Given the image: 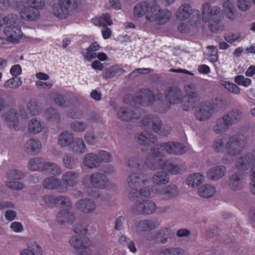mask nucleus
<instances>
[{
    "mask_svg": "<svg viewBox=\"0 0 255 255\" xmlns=\"http://www.w3.org/2000/svg\"><path fill=\"white\" fill-rule=\"evenodd\" d=\"M128 166L133 169L129 176L128 182L131 189L129 197L133 201H136L137 204L133 207V212L140 215H150L154 213L156 210V205L153 201L149 200L150 196V188L147 185L149 181L146 179V176L138 172L141 169L139 160L136 158L129 159L128 162Z\"/></svg>",
    "mask_w": 255,
    "mask_h": 255,
    "instance_id": "obj_1",
    "label": "nucleus"
},
{
    "mask_svg": "<svg viewBox=\"0 0 255 255\" xmlns=\"http://www.w3.org/2000/svg\"><path fill=\"white\" fill-rule=\"evenodd\" d=\"M161 148L167 153L174 155H182L186 150L184 144L179 142L168 141L156 144V148H151L150 153L144 162L145 165L151 170L162 169L173 174L180 173L184 165L178 158L163 160L160 158L163 156V154L159 151Z\"/></svg>",
    "mask_w": 255,
    "mask_h": 255,
    "instance_id": "obj_2",
    "label": "nucleus"
},
{
    "mask_svg": "<svg viewBox=\"0 0 255 255\" xmlns=\"http://www.w3.org/2000/svg\"><path fill=\"white\" fill-rule=\"evenodd\" d=\"M133 15L138 18L144 16L146 22L143 26L146 27L148 22H154L158 25L166 24L170 20L171 13L168 9L161 8L157 4L150 6L147 1H141L134 6Z\"/></svg>",
    "mask_w": 255,
    "mask_h": 255,
    "instance_id": "obj_3",
    "label": "nucleus"
},
{
    "mask_svg": "<svg viewBox=\"0 0 255 255\" xmlns=\"http://www.w3.org/2000/svg\"><path fill=\"white\" fill-rule=\"evenodd\" d=\"M43 200L46 206L60 205L68 208L67 209L61 210L56 216L57 222L60 224L67 223L72 224L75 219L74 214L70 211L72 206V202L69 198L64 196H58L55 197L51 195H45L43 197Z\"/></svg>",
    "mask_w": 255,
    "mask_h": 255,
    "instance_id": "obj_4",
    "label": "nucleus"
},
{
    "mask_svg": "<svg viewBox=\"0 0 255 255\" xmlns=\"http://www.w3.org/2000/svg\"><path fill=\"white\" fill-rule=\"evenodd\" d=\"M202 7L203 21L207 22L211 20L209 25L210 30L213 33L223 31L225 25L222 23L223 17L221 14V8L217 6H214L212 8L210 4L208 2L204 3Z\"/></svg>",
    "mask_w": 255,
    "mask_h": 255,
    "instance_id": "obj_5",
    "label": "nucleus"
},
{
    "mask_svg": "<svg viewBox=\"0 0 255 255\" xmlns=\"http://www.w3.org/2000/svg\"><path fill=\"white\" fill-rule=\"evenodd\" d=\"M19 18L17 15L10 14L3 17L0 14V26L5 24L3 30L7 37V41L9 42L17 44L22 36L21 27L19 25Z\"/></svg>",
    "mask_w": 255,
    "mask_h": 255,
    "instance_id": "obj_6",
    "label": "nucleus"
},
{
    "mask_svg": "<svg viewBox=\"0 0 255 255\" xmlns=\"http://www.w3.org/2000/svg\"><path fill=\"white\" fill-rule=\"evenodd\" d=\"M255 161V156L251 153H247L241 156L236 165V168L240 171L238 173L232 175L230 177L229 185L235 191L239 190L243 187L242 180L244 178V172Z\"/></svg>",
    "mask_w": 255,
    "mask_h": 255,
    "instance_id": "obj_7",
    "label": "nucleus"
},
{
    "mask_svg": "<svg viewBox=\"0 0 255 255\" xmlns=\"http://www.w3.org/2000/svg\"><path fill=\"white\" fill-rule=\"evenodd\" d=\"M156 97L154 95L152 91L147 88L140 89L133 96L132 94H127L125 95L123 98V102L125 104L133 106L138 104L143 106H151Z\"/></svg>",
    "mask_w": 255,
    "mask_h": 255,
    "instance_id": "obj_8",
    "label": "nucleus"
},
{
    "mask_svg": "<svg viewBox=\"0 0 255 255\" xmlns=\"http://www.w3.org/2000/svg\"><path fill=\"white\" fill-rule=\"evenodd\" d=\"M74 232L77 235L72 237L69 240L71 246L76 249H88L91 245L89 239L85 236L87 233V226L84 223L75 225Z\"/></svg>",
    "mask_w": 255,
    "mask_h": 255,
    "instance_id": "obj_9",
    "label": "nucleus"
},
{
    "mask_svg": "<svg viewBox=\"0 0 255 255\" xmlns=\"http://www.w3.org/2000/svg\"><path fill=\"white\" fill-rule=\"evenodd\" d=\"M30 5L23 7L19 12L21 19L27 21H33L40 15L39 9L44 6V0H27Z\"/></svg>",
    "mask_w": 255,
    "mask_h": 255,
    "instance_id": "obj_10",
    "label": "nucleus"
},
{
    "mask_svg": "<svg viewBox=\"0 0 255 255\" xmlns=\"http://www.w3.org/2000/svg\"><path fill=\"white\" fill-rule=\"evenodd\" d=\"M90 181L92 187H89L87 193L89 196L96 198L99 197V189H110L109 181L107 176L100 173H95L92 174L90 177Z\"/></svg>",
    "mask_w": 255,
    "mask_h": 255,
    "instance_id": "obj_11",
    "label": "nucleus"
},
{
    "mask_svg": "<svg viewBox=\"0 0 255 255\" xmlns=\"http://www.w3.org/2000/svg\"><path fill=\"white\" fill-rule=\"evenodd\" d=\"M247 142V138L243 134H237L230 137L226 148L227 153L231 156H236L245 148Z\"/></svg>",
    "mask_w": 255,
    "mask_h": 255,
    "instance_id": "obj_12",
    "label": "nucleus"
},
{
    "mask_svg": "<svg viewBox=\"0 0 255 255\" xmlns=\"http://www.w3.org/2000/svg\"><path fill=\"white\" fill-rule=\"evenodd\" d=\"M191 15L192 22L197 24L200 21L201 17L200 11L197 9L192 10L190 5L186 3L182 4L175 14L176 17L182 21L186 20Z\"/></svg>",
    "mask_w": 255,
    "mask_h": 255,
    "instance_id": "obj_13",
    "label": "nucleus"
},
{
    "mask_svg": "<svg viewBox=\"0 0 255 255\" xmlns=\"http://www.w3.org/2000/svg\"><path fill=\"white\" fill-rule=\"evenodd\" d=\"M150 124L154 132L162 136H166L169 134V130L162 128V122L160 118L156 116H145L141 121L140 126L142 128L149 127Z\"/></svg>",
    "mask_w": 255,
    "mask_h": 255,
    "instance_id": "obj_14",
    "label": "nucleus"
},
{
    "mask_svg": "<svg viewBox=\"0 0 255 255\" xmlns=\"http://www.w3.org/2000/svg\"><path fill=\"white\" fill-rule=\"evenodd\" d=\"M74 0H58V4L52 6L54 15L59 19H65L69 14L70 8Z\"/></svg>",
    "mask_w": 255,
    "mask_h": 255,
    "instance_id": "obj_15",
    "label": "nucleus"
},
{
    "mask_svg": "<svg viewBox=\"0 0 255 255\" xmlns=\"http://www.w3.org/2000/svg\"><path fill=\"white\" fill-rule=\"evenodd\" d=\"M165 100L170 104H178L183 100L182 91L177 86L168 87L164 91Z\"/></svg>",
    "mask_w": 255,
    "mask_h": 255,
    "instance_id": "obj_16",
    "label": "nucleus"
},
{
    "mask_svg": "<svg viewBox=\"0 0 255 255\" xmlns=\"http://www.w3.org/2000/svg\"><path fill=\"white\" fill-rule=\"evenodd\" d=\"M117 115L120 120L128 122L139 118L141 113L137 108L131 110L127 107H123L118 110Z\"/></svg>",
    "mask_w": 255,
    "mask_h": 255,
    "instance_id": "obj_17",
    "label": "nucleus"
},
{
    "mask_svg": "<svg viewBox=\"0 0 255 255\" xmlns=\"http://www.w3.org/2000/svg\"><path fill=\"white\" fill-rule=\"evenodd\" d=\"M214 109L213 105L210 102L203 103L202 107L195 112L196 118L201 121L208 120L212 116Z\"/></svg>",
    "mask_w": 255,
    "mask_h": 255,
    "instance_id": "obj_18",
    "label": "nucleus"
},
{
    "mask_svg": "<svg viewBox=\"0 0 255 255\" xmlns=\"http://www.w3.org/2000/svg\"><path fill=\"white\" fill-rule=\"evenodd\" d=\"M135 140L142 145H151L157 140V137L146 130L135 134Z\"/></svg>",
    "mask_w": 255,
    "mask_h": 255,
    "instance_id": "obj_19",
    "label": "nucleus"
},
{
    "mask_svg": "<svg viewBox=\"0 0 255 255\" xmlns=\"http://www.w3.org/2000/svg\"><path fill=\"white\" fill-rule=\"evenodd\" d=\"M42 186L47 189H58L59 192H63L66 189L62 186L60 179L48 177L45 179L42 182Z\"/></svg>",
    "mask_w": 255,
    "mask_h": 255,
    "instance_id": "obj_20",
    "label": "nucleus"
},
{
    "mask_svg": "<svg viewBox=\"0 0 255 255\" xmlns=\"http://www.w3.org/2000/svg\"><path fill=\"white\" fill-rule=\"evenodd\" d=\"M170 234V229L164 228L148 237V240L156 243L164 244L167 241V238L169 237Z\"/></svg>",
    "mask_w": 255,
    "mask_h": 255,
    "instance_id": "obj_21",
    "label": "nucleus"
},
{
    "mask_svg": "<svg viewBox=\"0 0 255 255\" xmlns=\"http://www.w3.org/2000/svg\"><path fill=\"white\" fill-rule=\"evenodd\" d=\"M76 206L85 213H91L96 208V205L95 202L89 199L79 200L76 203Z\"/></svg>",
    "mask_w": 255,
    "mask_h": 255,
    "instance_id": "obj_22",
    "label": "nucleus"
},
{
    "mask_svg": "<svg viewBox=\"0 0 255 255\" xmlns=\"http://www.w3.org/2000/svg\"><path fill=\"white\" fill-rule=\"evenodd\" d=\"M83 163L85 166L92 169L100 165V160L97 154L90 153L85 155Z\"/></svg>",
    "mask_w": 255,
    "mask_h": 255,
    "instance_id": "obj_23",
    "label": "nucleus"
},
{
    "mask_svg": "<svg viewBox=\"0 0 255 255\" xmlns=\"http://www.w3.org/2000/svg\"><path fill=\"white\" fill-rule=\"evenodd\" d=\"M223 7L226 16L228 18L234 20L237 17L233 0H226L223 3Z\"/></svg>",
    "mask_w": 255,
    "mask_h": 255,
    "instance_id": "obj_24",
    "label": "nucleus"
},
{
    "mask_svg": "<svg viewBox=\"0 0 255 255\" xmlns=\"http://www.w3.org/2000/svg\"><path fill=\"white\" fill-rule=\"evenodd\" d=\"M4 120L7 122L10 127L15 128L18 122V115L14 109H10L5 114L2 115Z\"/></svg>",
    "mask_w": 255,
    "mask_h": 255,
    "instance_id": "obj_25",
    "label": "nucleus"
},
{
    "mask_svg": "<svg viewBox=\"0 0 255 255\" xmlns=\"http://www.w3.org/2000/svg\"><path fill=\"white\" fill-rule=\"evenodd\" d=\"M226 172V168L224 166H217L215 168L210 169L207 174V177L213 180H218L225 175Z\"/></svg>",
    "mask_w": 255,
    "mask_h": 255,
    "instance_id": "obj_26",
    "label": "nucleus"
},
{
    "mask_svg": "<svg viewBox=\"0 0 255 255\" xmlns=\"http://www.w3.org/2000/svg\"><path fill=\"white\" fill-rule=\"evenodd\" d=\"M45 160L40 157H35L31 159L28 162V168L32 171H44Z\"/></svg>",
    "mask_w": 255,
    "mask_h": 255,
    "instance_id": "obj_27",
    "label": "nucleus"
},
{
    "mask_svg": "<svg viewBox=\"0 0 255 255\" xmlns=\"http://www.w3.org/2000/svg\"><path fill=\"white\" fill-rule=\"evenodd\" d=\"M232 125L231 121L228 120L227 116H225L224 115L223 117L218 120L217 125L214 127V130L218 134L225 131Z\"/></svg>",
    "mask_w": 255,
    "mask_h": 255,
    "instance_id": "obj_28",
    "label": "nucleus"
},
{
    "mask_svg": "<svg viewBox=\"0 0 255 255\" xmlns=\"http://www.w3.org/2000/svg\"><path fill=\"white\" fill-rule=\"evenodd\" d=\"M78 177L75 172L67 171L63 175L62 180L65 185L72 187L77 184Z\"/></svg>",
    "mask_w": 255,
    "mask_h": 255,
    "instance_id": "obj_29",
    "label": "nucleus"
},
{
    "mask_svg": "<svg viewBox=\"0 0 255 255\" xmlns=\"http://www.w3.org/2000/svg\"><path fill=\"white\" fill-rule=\"evenodd\" d=\"M125 70L118 65H114L105 69L103 76L106 78H112L116 76H119L124 73Z\"/></svg>",
    "mask_w": 255,
    "mask_h": 255,
    "instance_id": "obj_30",
    "label": "nucleus"
},
{
    "mask_svg": "<svg viewBox=\"0 0 255 255\" xmlns=\"http://www.w3.org/2000/svg\"><path fill=\"white\" fill-rule=\"evenodd\" d=\"M25 147L28 153L35 154L40 152L41 144L38 140L30 139L26 142Z\"/></svg>",
    "mask_w": 255,
    "mask_h": 255,
    "instance_id": "obj_31",
    "label": "nucleus"
},
{
    "mask_svg": "<svg viewBox=\"0 0 255 255\" xmlns=\"http://www.w3.org/2000/svg\"><path fill=\"white\" fill-rule=\"evenodd\" d=\"M158 194L163 196V199H167L177 196L178 191L175 186L169 185L162 188L160 191L158 192Z\"/></svg>",
    "mask_w": 255,
    "mask_h": 255,
    "instance_id": "obj_32",
    "label": "nucleus"
},
{
    "mask_svg": "<svg viewBox=\"0 0 255 255\" xmlns=\"http://www.w3.org/2000/svg\"><path fill=\"white\" fill-rule=\"evenodd\" d=\"M72 150L77 154H82L86 150V145L83 139L79 138L74 139L71 144Z\"/></svg>",
    "mask_w": 255,
    "mask_h": 255,
    "instance_id": "obj_33",
    "label": "nucleus"
},
{
    "mask_svg": "<svg viewBox=\"0 0 255 255\" xmlns=\"http://www.w3.org/2000/svg\"><path fill=\"white\" fill-rule=\"evenodd\" d=\"M168 174L164 172H158L152 177V182L158 185H165L169 182Z\"/></svg>",
    "mask_w": 255,
    "mask_h": 255,
    "instance_id": "obj_34",
    "label": "nucleus"
},
{
    "mask_svg": "<svg viewBox=\"0 0 255 255\" xmlns=\"http://www.w3.org/2000/svg\"><path fill=\"white\" fill-rule=\"evenodd\" d=\"M203 181V176L200 173H193L188 176L186 183L190 187H194L199 186Z\"/></svg>",
    "mask_w": 255,
    "mask_h": 255,
    "instance_id": "obj_35",
    "label": "nucleus"
},
{
    "mask_svg": "<svg viewBox=\"0 0 255 255\" xmlns=\"http://www.w3.org/2000/svg\"><path fill=\"white\" fill-rule=\"evenodd\" d=\"M74 140L73 135L67 131H64L59 136L58 143L62 147L67 146Z\"/></svg>",
    "mask_w": 255,
    "mask_h": 255,
    "instance_id": "obj_36",
    "label": "nucleus"
},
{
    "mask_svg": "<svg viewBox=\"0 0 255 255\" xmlns=\"http://www.w3.org/2000/svg\"><path fill=\"white\" fill-rule=\"evenodd\" d=\"M216 192V188L210 185L202 186L198 189L199 195L204 198H209L212 197Z\"/></svg>",
    "mask_w": 255,
    "mask_h": 255,
    "instance_id": "obj_37",
    "label": "nucleus"
},
{
    "mask_svg": "<svg viewBox=\"0 0 255 255\" xmlns=\"http://www.w3.org/2000/svg\"><path fill=\"white\" fill-rule=\"evenodd\" d=\"M159 226V223L156 221L145 220L138 223V228L142 231H150L154 229Z\"/></svg>",
    "mask_w": 255,
    "mask_h": 255,
    "instance_id": "obj_38",
    "label": "nucleus"
},
{
    "mask_svg": "<svg viewBox=\"0 0 255 255\" xmlns=\"http://www.w3.org/2000/svg\"><path fill=\"white\" fill-rule=\"evenodd\" d=\"M22 84V81L20 77H14L6 80L3 84V87L6 89H16Z\"/></svg>",
    "mask_w": 255,
    "mask_h": 255,
    "instance_id": "obj_39",
    "label": "nucleus"
},
{
    "mask_svg": "<svg viewBox=\"0 0 255 255\" xmlns=\"http://www.w3.org/2000/svg\"><path fill=\"white\" fill-rule=\"evenodd\" d=\"M45 167L44 171H46L53 175H59L61 173V167L56 163L46 162V164L45 165Z\"/></svg>",
    "mask_w": 255,
    "mask_h": 255,
    "instance_id": "obj_40",
    "label": "nucleus"
},
{
    "mask_svg": "<svg viewBox=\"0 0 255 255\" xmlns=\"http://www.w3.org/2000/svg\"><path fill=\"white\" fill-rule=\"evenodd\" d=\"M184 90L187 97L191 100L198 99L199 95L197 92L196 86L193 83H191L184 87Z\"/></svg>",
    "mask_w": 255,
    "mask_h": 255,
    "instance_id": "obj_41",
    "label": "nucleus"
},
{
    "mask_svg": "<svg viewBox=\"0 0 255 255\" xmlns=\"http://www.w3.org/2000/svg\"><path fill=\"white\" fill-rule=\"evenodd\" d=\"M28 130L30 133L36 134L41 131L42 129L41 124L36 119L31 120L28 125Z\"/></svg>",
    "mask_w": 255,
    "mask_h": 255,
    "instance_id": "obj_42",
    "label": "nucleus"
},
{
    "mask_svg": "<svg viewBox=\"0 0 255 255\" xmlns=\"http://www.w3.org/2000/svg\"><path fill=\"white\" fill-rule=\"evenodd\" d=\"M54 102L58 106L62 107H68L70 104V100L65 95L57 94L54 99Z\"/></svg>",
    "mask_w": 255,
    "mask_h": 255,
    "instance_id": "obj_43",
    "label": "nucleus"
},
{
    "mask_svg": "<svg viewBox=\"0 0 255 255\" xmlns=\"http://www.w3.org/2000/svg\"><path fill=\"white\" fill-rule=\"evenodd\" d=\"M225 140L223 135L218 136L215 140L213 148L217 152H220L223 151L225 148Z\"/></svg>",
    "mask_w": 255,
    "mask_h": 255,
    "instance_id": "obj_44",
    "label": "nucleus"
},
{
    "mask_svg": "<svg viewBox=\"0 0 255 255\" xmlns=\"http://www.w3.org/2000/svg\"><path fill=\"white\" fill-rule=\"evenodd\" d=\"M235 83L240 86L248 87L252 84V80L248 78H245L242 75L236 76L234 79Z\"/></svg>",
    "mask_w": 255,
    "mask_h": 255,
    "instance_id": "obj_45",
    "label": "nucleus"
},
{
    "mask_svg": "<svg viewBox=\"0 0 255 255\" xmlns=\"http://www.w3.org/2000/svg\"><path fill=\"white\" fill-rule=\"evenodd\" d=\"M160 253L164 255H184V251L178 248L162 249Z\"/></svg>",
    "mask_w": 255,
    "mask_h": 255,
    "instance_id": "obj_46",
    "label": "nucleus"
},
{
    "mask_svg": "<svg viewBox=\"0 0 255 255\" xmlns=\"http://www.w3.org/2000/svg\"><path fill=\"white\" fill-rule=\"evenodd\" d=\"M77 160V158L74 159L73 157L69 154L65 155L63 160L65 166L69 169L74 168Z\"/></svg>",
    "mask_w": 255,
    "mask_h": 255,
    "instance_id": "obj_47",
    "label": "nucleus"
},
{
    "mask_svg": "<svg viewBox=\"0 0 255 255\" xmlns=\"http://www.w3.org/2000/svg\"><path fill=\"white\" fill-rule=\"evenodd\" d=\"M225 116H227L228 120L231 121L232 124H233L242 119V114L238 110H233Z\"/></svg>",
    "mask_w": 255,
    "mask_h": 255,
    "instance_id": "obj_48",
    "label": "nucleus"
},
{
    "mask_svg": "<svg viewBox=\"0 0 255 255\" xmlns=\"http://www.w3.org/2000/svg\"><path fill=\"white\" fill-rule=\"evenodd\" d=\"M221 84L226 89L233 94H239L241 92L240 88L237 85L233 83L223 81Z\"/></svg>",
    "mask_w": 255,
    "mask_h": 255,
    "instance_id": "obj_49",
    "label": "nucleus"
},
{
    "mask_svg": "<svg viewBox=\"0 0 255 255\" xmlns=\"http://www.w3.org/2000/svg\"><path fill=\"white\" fill-rule=\"evenodd\" d=\"M23 173L21 171L16 169L9 170L6 173V177L9 179L18 180L22 178Z\"/></svg>",
    "mask_w": 255,
    "mask_h": 255,
    "instance_id": "obj_50",
    "label": "nucleus"
},
{
    "mask_svg": "<svg viewBox=\"0 0 255 255\" xmlns=\"http://www.w3.org/2000/svg\"><path fill=\"white\" fill-rule=\"evenodd\" d=\"M27 109L29 113L33 116L38 115L40 113V110L37 104L34 101L31 100L28 103Z\"/></svg>",
    "mask_w": 255,
    "mask_h": 255,
    "instance_id": "obj_51",
    "label": "nucleus"
},
{
    "mask_svg": "<svg viewBox=\"0 0 255 255\" xmlns=\"http://www.w3.org/2000/svg\"><path fill=\"white\" fill-rule=\"evenodd\" d=\"M70 128L75 131L82 132L85 130L87 125L84 122L75 121L71 124Z\"/></svg>",
    "mask_w": 255,
    "mask_h": 255,
    "instance_id": "obj_52",
    "label": "nucleus"
},
{
    "mask_svg": "<svg viewBox=\"0 0 255 255\" xmlns=\"http://www.w3.org/2000/svg\"><path fill=\"white\" fill-rule=\"evenodd\" d=\"M241 37L240 33L225 34L224 39L228 43L232 44L237 41Z\"/></svg>",
    "mask_w": 255,
    "mask_h": 255,
    "instance_id": "obj_53",
    "label": "nucleus"
},
{
    "mask_svg": "<svg viewBox=\"0 0 255 255\" xmlns=\"http://www.w3.org/2000/svg\"><path fill=\"white\" fill-rule=\"evenodd\" d=\"M47 119L49 120H59L60 116L57 110L54 108H49L46 111Z\"/></svg>",
    "mask_w": 255,
    "mask_h": 255,
    "instance_id": "obj_54",
    "label": "nucleus"
},
{
    "mask_svg": "<svg viewBox=\"0 0 255 255\" xmlns=\"http://www.w3.org/2000/svg\"><path fill=\"white\" fill-rule=\"evenodd\" d=\"M6 185L13 190H21L23 188V184L18 181H11L7 182Z\"/></svg>",
    "mask_w": 255,
    "mask_h": 255,
    "instance_id": "obj_55",
    "label": "nucleus"
},
{
    "mask_svg": "<svg viewBox=\"0 0 255 255\" xmlns=\"http://www.w3.org/2000/svg\"><path fill=\"white\" fill-rule=\"evenodd\" d=\"M238 8L243 11H246L249 9L251 6V2L249 0H237Z\"/></svg>",
    "mask_w": 255,
    "mask_h": 255,
    "instance_id": "obj_56",
    "label": "nucleus"
},
{
    "mask_svg": "<svg viewBox=\"0 0 255 255\" xmlns=\"http://www.w3.org/2000/svg\"><path fill=\"white\" fill-rule=\"evenodd\" d=\"M10 74L14 76L17 77L22 72L21 67L19 64H16L12 66L10 69Z\"/></svg>",
    "mask_w": 255,
    "mask_h": 255,
    "instance_id": "obj_57",
    "label": "nucleus"
},
{
    "mask_svg": "<svg viewBox=\"0 0 255 255\" xmlns=\"http://www.w3.org/2000/svg\"><path fill=\"white\" fill-rule=\"evenodd\" d=\"M97 155L100 158V163L102 161L109 162L111 158L110 154L104 150L100 151Z\"/></svg>",
    "mask_w": 255,
    "mask_h": 255,
    "instance_id": "obj_58",
    "label": "nucleus"
},
{
    "mask_svg": "<svg viewBox=\"0 0 255 255\" xmlns=\"http://www.w3.org/2000/svg\"><path fill=\"white\" fill-rule=\"evenodd\" d=\"M250 178L252 184L251 190L252 193L255 195V166H253L251 169Z\"/></svg>",
    "mask_w": 255,
    "mask_h": 255,
    "instance_id": "obj_59",
    "label": "nucleus"
},
{
    "mask_svg": "<svg viewBox=\"0 0 255 255\" xmlns=\"http://www.w3.org/2000/svg\"><path fill=\"white\" fill-rule=\"evenodd\" d=\"M85 139L87 144L94 145L96 142L97 139L93 133H88L85 136Z\"/></svg>",
    "mask_w": 255,
    "mask_h": 255,
    "instance_id": "obj_60",
    "label": "nucleus"
},
{
    "mask_svg": "<svg viewBox=\"0 0 255 255\" xmlns=\"http://www.w3.org/2000/svg\"><path fill=\"white\" fill-rule=\"evenodd\" d=\"M35 85L37 87L44 89H50L53 84L52 83L48 82H42L37 81L35 83Z\"/></svg>",
    "mask_w": 255,
    "mask_h": 255,
    "instance_id": "obj_61",
    "label": "nucleus"
},
{
    "mask_svg": "<svg viewBox=\"0 0 255 255\" xmlns=\"http://www.w3.org/2000/svg\"><path fill=\"white\" fill-rule=\"evenodd\" d=\"M101 19V21L104 23L107 26L111 25L113 24L112 20L111 19V15L109 13L103 14L102 16H100Z\"/></svg>",
    "mask_w": 255,
    "mask_h": 255,
    "instance_id": "obj_62",
    "label": "nucleus"
},
{
    "mask_svg": "<svg viewBox=\"0 0 255 255\" xmlns=\"http://www.w3.org/2000/svg\"><path fill=\"white\" fill-rule=\"evenodd\" d=\"M10 228L16 233L20 232L23 230L22 225L20 223L14 222L11 224Z\"/></svg>",
    "mask_w": 255,
    "mask_h": 255,
    "instance_id": "obj_63",
    "label": "nucleus"
},
{
    "mask_svg": "<svg viewBox=\"0 0 255 255\" xmlns=\"http://www.w3.org/2000/svg\"><path fill=\"white\" fill-rule=\"evenodd\" d=\"M82 54L85 60L91 61L96 58V54L92 51L87 50L86 52H83Z\"/></svg>",
    "mask_w": 255,
    "mask_h": 255,
    "instance_id": "obj_64",
    "label": "nucleus"
}]
</instances>
